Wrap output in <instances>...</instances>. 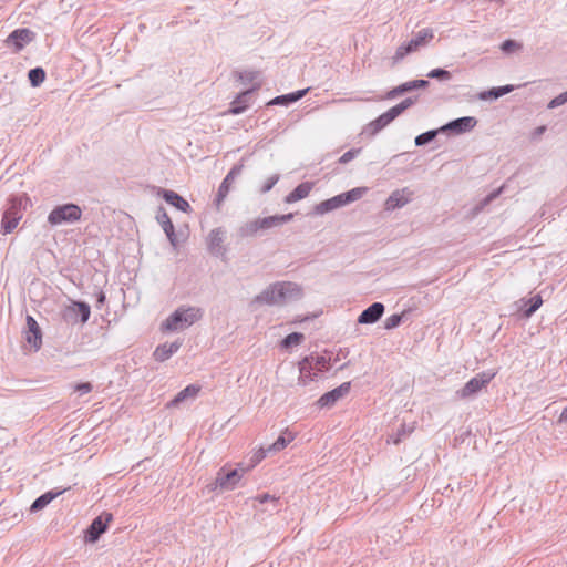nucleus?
Returning <instances> with one entry per match:
<instances>
[{"mask_svg": "<svg viewBox=\"0 0 567 567\" xmlns=\"http://www.w3.org/2000/svg\"><path fill=\"white\" fill-rule=\"evenodd\" d=\"M558 423H567V405L563 409L558 417Z\"/></svg>", "mask_w": 567, "mask_h": 567, "instance_id": "603ef678", "label": "nucleus"}, {"mask_svg": "<svg viewBox=\"0 0 567 567\" xmlns=\"http://www.w3.org/2000/svg\"><path fill=\"white\" fill-rule=\"evenodd\" d=\"M293 439L295 435L291 432L285 431L277 437V440L272 444H270L267 447V451L279 452L284 450L291 441H293Z\"/></svg>", "mask_w": 567, "mask_h": 567, "instance_id": "473e14b6", "label": "nucleus"}, {"mask_svg": "<svg viewBox=\"0 0 567 567\" xmlns=\"http://www.w3.org/2000/svg\"><path fill=\"white\" fill-rule=\"evenodd\" d=\"M305 340V334L301 332H291L287 334L281 341L280 347L285 350H289L293 347L301 344Z\"/></svg>", "mask_w": 567, "mask_h": 567, "instance_id": "72a5a7b5", "label": "nucleus"}, {"mask_svg": "<svg viewBox=\"0 0 567 567\" xmlns=\"http://www.w3.org/2000/svg\"><path fill=\"white\" fill-rule=\"evenodd\" d=\"M93 390V385L91 382H79L74 385V391L80 395H84L90 393Z\"/></svg>", "mask_w": 567, "mask_h": 567, "instance_id": "49530a36", "label": "nucleus"}, {"mask_svg": "<svg viewBox=\"0 0 567 567\" xmlns=\"http://www.w3.org/2000/svg\"><path fill=\"white\" fill-rule=\"evenodd\" d=\"M404 316H405V312L393 313V315L389 316L384 321V329L392 330V329L398 328L403 322Z\"/></svg>", "mask_w": 567, "mask_h": 567, "instance_id": "58836bf2", "label": "nucleus"}, {"mask_svg": "<svg viewBox=\"0 0 567 567\" xmlns=\"http://www.w3.org/2000/svg\"><path fill=\"white\" fill-rule=\"evenodd\" d=\"M259 89V85H252L251 87L237 94L235 100L230 103L228 112L234 115L244 113L250 106L255 92Z\"/></svg>", "mask_w": 567, "mask_h": 567, "instance_id": "a211bd4d", "label": "nucleus"}, {"mask_svg": "<svg viewBox=\"0 0 567 567\" xmlns=\"http://www.w3.org/2000/svg\"><path fill=\"white\" fill-rule=\"evenodd\" d=\"M495 371H483L471 378L460 390L455 392V396L461 400L475 398L483 389H485L495 378Z\"/></svg>", "mask_w": 567, "mask_h": 567, "instance_id": "0eeeda50", "label": "nucleus"}, {"mask_svg": "<svg viewBox=\"0 0 567 567\" xmlns=\"http://www.w3.org/2000/svg\"><path fill=\"white\" fill-rule=\"evenodd\" d=\"M367 192L365 187H354L350 190L343 192L331 198L320 202L313 207L315 215H324L334 209L347 206L358 199H360Z\"/></svg>", "mask_w": 567, "mask_h": 567, "instance_id": "423d86ee", "label": "nucleus"}, {"mask_svg": "<svg viewBox=\"0 0 567 567\" xmlns=\"http://www.w3.org/2000/svg\"><path fill=\"white\" fill-rule=\"evenodd\" d=\"M522 306L519 307V313L523 318H530L543 305V298L540 295H535L529 299H520Z\"/></svg>", "mask_w": 567, "mask_h": 567, "instance_id": "c85d7f7f", "label": "nucleus"}, {"mask_svg": "<svg viewBox=\"0 0 567 567\" xmlns=\"http://www.w3.org/2000/svg\"><path fill=\"white\" fill-rule=\"evenodd\" d=\"M427 78L435 79L439 81H450L452 79V73L443 68L432 69L427 74Z\"/></svg>", "mask_w": 567, "mask_h": 567, "instance_id": "4c0bfd02", "label": "nucleus"}, {"mask_svg": "<svg viewBox=\"0 0 567 567\" xmlns=\"http://www.w3.org/2000/svg\"><path fill=\"white\" fill-rule=\"evenodd\" d=\"M255 501H256V502H258L259 504L271 503V504H272L274 509H277V507H278V503H279V498H277L275 495H271V494H269V493H261V494H258V495L255 497Z\"/></svg>", "mask_w": 567, "mask_h": 567, "instance_id": "a19ab883", "label": "nucleus"}, {"mask_svg": "<svg viewBox=\"0 0 567 567\" xmlns=\"http://www.w3.org/2000/svg\"><path fill=\"white\" fill-rule=\"evenodd\" d=\"M157 195L163 198L168 205L175 207L176 209L183 212V213H190L192 207L189 203L182 197L178 193L166 189V188H158Z\"/></svg>", "mask_w": 567, "mask_h": 567, "instance_id": "aec40b11", "label": "nucleus"}, {"mask_svg": "<svg viewBox=\"0 0 567 567\" xmlns=\"http://www.w3.org/2000/svg\"><path fill=\"white\" fill-rule=\"evenodd\" d=\"M267 453V449L265 450L262 447L256 451L249 458L250 467L257 466L266 457Z\"/></svg>", "mask_w": 567, "mask_h": 567, "instance_id": "c03bdc74", "label": "nucleus"}, {"mask_svg": "<svg viewBox=\"0 0 567 567\" xmlns=\"http://www.w3.org/2000/svg\"><path fill=\"white\" fill-rule=\"evenodd\" d=\"M302 298V288L291 281H277L270 284L259 295H257L251 303L267 306H282L291 301Z\"/></svg>", "mask_w": 567, "mask_h": 567, "instance_id": "f257e3e1", "label": "nucleus"}, {"mask_svg": "<svg viewBox=\"0 0 567 567\" xmlns=\"http://www.w3.org/2000/svg\"><path fill=\"white\" fill-rule=\"evenodd\" d=\"M419 96H408L393 107L395 109V112H398L399 115H401L403 112H405L408 109H410L412 105H414L417 102Z\"/></svg>", "mask_w": 567, "mask_h": 567, "instance_id": "ea45409f", "label": "nucleus"}, {"mask_svg": "<svg viewBox=\"0 0 567 567\" xmlns=\"http://www.w3.org/2000/svg\"><path fill=\"white\" fill-rule=\"evenodd\" d=\"M351 389V382H343L339 386L323 393L317 401L320 409H331L339 400L344 398Z\"/></svg>", "mask_w": 567, "mask_h": 567, "instance_id": "dca6fc26", "label": "nucleus"}, {"mask_svg": "<svg viewBox=\"0 0 567 567\" xmlns=\"http://www.w3.org/2000/svg\"><path fill=\"white\" fill-rule=\"evenodd\" d=\"M91 316V307L82 300H73L62 312V320L68 324L86 323Z\"/></svg>", "mask_w": 567, "mask_h": 567, "instance_id": "9b49d317", "label": "nucleus"}, {"mask_svg": "<svg viewBox=\"0 0 567 567\" xmlns=\"http://www.w3.org/2000/svg\"><path fill=\"white\" fill-rule=\"evenodd\" d=\"M413 83L415 85V91L416 90H423V89H426V87L430 86V81L429 80H424V79L413 80Z\"/></svg>", "mask_w": 567, "mask_h": 567, "instance_id": "3c124183", "label": "nucleus"}, {"mask_svg": "<svg viewBox=\"0 0 567 567\" xmlns=\"http://www.w3.org/2000/svg\"><path fill=\"white\" fill-rule=\"evenodd\" d=\"M476 124L477 120L474 116H462L440 126V131L447 135H461L471 132Z\"/></svg>", "mask_w": 567, "mask_h": 567, "instance_id": "ddd939ff", "label": "nucleus"}, {"mask_svg": "<svg viewBox=\"0 0 567 567\" xmlns=\"http://www.w3.org/2000/svg\"><path fill=\"white\" fill-rule=\"evenodd\" d=\"M243 168H244L243 164L234 165L230 168V171L227 173V175L224 177V179L221 181V183L218 187L217 194H216V198H215V205L217 208L220 207L221 203L225 200V198L229 194L234 181L241 174Z\"/></svg>", "mask_w": 567, "mask_h": 567, "instance_id": "f3484780", "label": "nucleus"}, {"mask_svg": "<svg viewBox=\"0 0 567 567\" xmlns=\"http://www.w3.org/2000/svg\"><path fill=\"white\" fill-rule=\"evenodd\" d=\"M29 198L25 195L10 196L4 208L1 220V233L11 234L19 221L22 219L23 212L27 209Z\"/></svg>", "mask_w": 567, "mask_h": 567, "instance_id": "39448f33", "label": "nucleus"}, {"mask_svg": "<svg viewBox=\"0 0 567 567\" xmlns=\"http://www.w3.org/2000/svg\"><path fill=\"white\" fill-rule=\"evenodd\" d=\"M69 488H54L50 489L40 496H38L30 506L31 513H37L44 507H47L53 499H55L58 496L62 495L64 492H66Z\"/></svg>", "mask_w": 567, "mask_h": 567, "instance_id": "b1692460", "label": "nucleus"}, {"mask_svg": "<svg viewBox=\"0 0 567 567\" xmlns=\"http://www.w3.org/2000/svg\"><path fill=\"white\" fill-rule=\"evenodd\" d=\"M545 131H546V126L542 125V126H538L535 128L534 134L539 136V135L544 134Z\"/></svg>", "mask_w": 567, "mask_h": 567, "instance_id": "5fc2aeb1", "label": "nucleus"}, {"mask_svg": "<svg viewBox=\"0 0 567 567\" xmlns=\"http://www.w3.org/2000/svg\"><path fill=\"white\" fill-rule=\"evenodd\" d=\"M113 520V515L103 512L96 516L84 530V540L87 544H95L101 536L107 530L109 524Z\"/></svg>", "mask_w": 567, "mask_h": 567, "instance_id": "f8f14e48", "label": "nucleus"}, {"mask_svg": "<svg viewBox=\"0 0 567 567\" xmlns=\"http://www.w3.org/2000/svg\"><path fill=\"white\" fill-rule=\"evenodd\" d=\"M280 178V175L279 174H274L271 176H269L266 182L262 184L261 188H260V193L261 194H266L268 192H270L274 186L278 183Z\"/></svg>", "mask_w": 567, "mask_h": 567, "instance_id": "37998d69", "label": "nucleus"}, {"mask_svg": "<svg viewBox=\"0 0 567 567\" xmlns=\"http://www.w3.org/2000/svg\"><path fill=\"white\" fill-rule=\"evenodd\" d=\"M293 217V213L258 217L254 220L240 225L236 230L235 236L238 238V240L257 237L268 229L279 227L284 224L291 221Z\"/></svg>", "mask_w": 567, "mask_h": 567, "instance_id": "f03ea898", "label": "nucleus"}, {"mask_svg": "<svg viewBox=\"0 0 567 567\" xmlns=\"http://www.w3.org/2000/svg\"><path fill=\"white\" fill-rule=\"evenodd\" d=\"M254 467H250V463L248 462L247 464L244 463V462H240L236 465V467L234 470L238 471V473L241 474V477L248 473L250 470H252Z\"/></svg>", "mask_w": 567, "mask_h": 567, "instance_id": "8fccbe9b", "label": "nucleus"}, {"mask_svg": "<svg viewBox=\"0 0 567 567\" xmlns=\"http://www.w3.org/2000/svg\"><path fill=\"white\" fill-rule=\"evenodd\" d=\"M411 193L406 189L394 190L385 200V210H395L402 208L410 202Z\"/></svg>", "mask_w": 567, "mask_h": 567, "instance_id": "a878e982", "label": "nucleus"}, {"mask_svg": "<svg viewBox=\"0 0 567 567\" xmlns=\"http://www.w3.org/2000/svg\"><path fill=\"white\" fill-rule=\"evenodd\" d=\"M182 340H175L171 343H162L158 344L153 353L154 359L157 362H164L168 360L173 354H175L179 348L182 347Z\"/></svg>", "mask_w": 567, "mask_h": 567, "instance_id": "393cba45", "label": "nucleus"}, {"mask_svg": "<svg viewBox=\"0 0 567 567\" xmlns=\"http://www.w3.org/2000/svg\"><path fill=\"white\" fill-rule=\"evenodd\" d=\"M202 316L203 312L199 308L178 307L162 322L161 330L164 332L184 330L198 321Z\"/></svg>", "mask_w": 567, "mask_h": 567, "instance_id": "20e7f679", "label": "nucleus"}, {"mask_svg": "<svg viewBox=\"0 0 567 567\" xmlns=\"http://www.w3.org/2000/svg\"><path fill=\"white\" fill-rule=\"evenodd\" d=\"M35 38V33L28 28L14 29L6 39V44L14 51H21L25 45L31 43Z\"/></svg>", "mask_w": 567, "mask_h": 567, "instance_id": "4468645a", "label": "nucleus"}, {"mask_svg": "<svg viewBox=\"0 0 567 567\" xmlns=\"http://www.w3.org/2000/svg\"><path fill=\"white\" fill-rule=\"evenodd\" d=\"M312 187V182L300 183L285 197V202L291 204L306 198L309 195Z\"/></svg>", "mask_w": 567, "mask_h": 567, "instance_id": "c756f323", "label": "nucleus"}, {"mask_svg": "<svg viewBox=\"0 0 567 567\" xmlns=\"http://www.w3.org/2000/svg\"><path fill=\"white\" fill-rule=\"evenodd\" d=\"M434 37L431 29H422L411 40L403 42L393 55V63L396 64L405 56L416 52L420 48L426 45Z\"/></svg>", "mask_w": 567, "mask_h": 567, "instance_id": "1a4fd4ad", "label": "nucleus"}, {"mask_svg": "<svg viewBox=\"0 0 567 567\" xmlns=\"http://www.w3.org/2000/svg\"><path fill=\"white\" fill-rule=\"evenodd\" d=\"M256 78H257V73L252 72V71H244V72L239 73V80L244 84L251 83L252 81L256 80Z\"/></svg>", "mask_w": 567, "mask_h": 567, "instance_id": "09e8293b", "label": "nucleus"}, {"mask_svg": "<svg viewBox=\"0 0 567 567\" xmlns=\"http://www.w3.org/2000/svg\"><path fill=\"white\" fill-rule=\"evenodd\" d=\"M412 427L406 429L405 424H402L398 430L395 437L393 439V443L399 444L408 434L412 432Z\"/></svg>", "mask_w": 567, "mask_h": 567, "instance_id": "de8ad7c7", "label": "nucleus"}, {"mask_svg": "<svg viewBox=\"0 0 567 567\" xmlns=\"http://www.w3.org/2000/svg\"><path fill=\"white\" fill-rule=\"evenodd\" d=\"M199 386L196 384H188L179 391L167 404L169 408L178 406L181 403L189 398H195L199 392Z\"/></svg>", "mask_w": 567, "mask_h": 567, "instance_id": "7c9ffc66", "label": "nucleus"}, {"mask_svg": "<svg viewBox=\"0 0 567 567\" xmlns=\"http://www.w3.org/2000/svg\"><path fill=\"white\" fill-rule=\"evenodd\" d=\"M415 91L413 80L401 83L389 90L382 99L394 100L401 95Z\"/></svg>", "mask_w": 567, "mask_h": 567, "instance_id": "2f4dec72", "label": "nucleus"}, {"mask_svg": "<svg viewBox=\"0 0 567 567\" xmlns=\"http://www.w3.org/2000/svg\"><path fill=\"white\" fill-rule=\"evenodd\" d=\"M105 300H106L105 293L103 291H100L99 295L96 296L97 306L104 305Z\"/></svg>", "mask_w": 567, "mask_h": 567, "instance_id": "864d4df0", "label": "nucleus"}, {"mask_svg": "<svg viewBox=\"0 0 567 567\" xmlns=\"http://www.w3.org/2000/svg\"><path fill=\"white\" fill-rule=\"evenodd\" d=\"M308 91L309 89H301L287 94L278 95L270 100L268 102V105L289 106L296 103L297 101L301 100L307 94Z\"/></svg>", "mask_w": 567, "mask_h": 567, "instance_id": "cd10ccee", "label": "nucleus"}, {"mask_svg": "<svg viewBox=\"0 0 567 567\" xmlns=\"http://www.w3.org/2000/svg\"><path fill=\"white\" fill-rule=\"evenodd\" d=\"M225 230L221 227L213 229L208 235L207 247L209 252L218 258L225 259L227 249L223 246Z\"/></svg>", "mask_w": 567, "mask_h": 567, "instance_id": "6ab92c4d", "label": "nucleus"}, {"mask_svg": "<svg viewBox=\"0 0 567 567\" xmlns=\"http://www.w3.org/2000/svg\"><path fill=\"white\" fill-rule=\"evenodd\" d=\"M360 152H361V148H351V150L347 151L346 153H343V155L339 158L338 162L340 164H348L349 162L354 159L359 155Z\"/></svg>", "mask_w": 567, "mask_h": 567, "instance_id": "a18cd8bd", "label": "nucleus"}, {"mask_svg": "<svg viewBox=\"0 0 567 567\" xmlns=\"http://www.w3.org/2000/svg\"><path fill=\"white\" fill-rule=\"evenodd\" d=\"M240 480L241 474L238 471L225 465L218 470L215 481L208 484L207 487L212 492H229L239 485Z\"/></svg>", "mask_w": 567, "mask_h": 567, "instance_id": "9d476101", "label": "nucleus"}, {"mask_svg": "<svg viewBox=\"0 0 567 567\" xmlns=\"http://www.w3.org/2000/svg\"><path fill=\"white\" fill-rule=\"evenodd\" d=\"M567 103V90L549 101L547 109L553 110Z\"/></svg>", "mask_w": 567, "mask_h": 567, "instance_id": "79ce46f5", "label": "nucleus"}, {"mask_svg": "<svg viewBox=\"0 0 567 567\" xmlns=\"http://www.w3.org/2000/svg\"><path fill=\"white\" fill-rule=\"evenodd\" d=\"M522 48L523 44L514 39H506L499 45L501 51L506 55L513 54Z\"/></svg>", "mask_w": 567, "mask_h": 567, "instance_id": "e433bc0d", "label": "nucleus"}, {"mask_svg": "<svg viewBox=\"0 0 567 567\" xmlns=\"http://www.w3.org/2000/svg\"><path fill=\"white\" fill-rule=\"evenodd\" d=\"M330 369V358L311 353L298 362V385L306 386L309 382L319 378L322 372Z\"/></svg>", "mask_w": 567, "mask_h": 567, "instance_id": "7ed1b4c3", "label": "nucleus"}, {"mask_svg": "<svg viewBox=\"0 0 567 567\" xmlns=\"http://www.w3.org/2000/svg\"><path fill=\"white\" fill-rule=\"evenodd\" d=\"M45 76H47L45 71L41 66H35L33 69H30L28 72L29 82H30L31 86H33V87L40 86L44 82Z\"/></svg>", "mask_w": 567, "mask_h": 567, "instance_id": "c9c22d12", "label": "nucleus"}, {"mask_svg": "<svg viewBox=\"0 0 567 567\" xmlns=\"http://www.w3.org/2000/svg\"><path fill=\"white\" fill-rule=\"evenodd\" d=\"M24 340L34 352L42 347V330L38 321L30 315L25 318Z\"/></svg>", "mask_w": 567, "mask_h": 567, "instance_id": "2eb2a0df", "label": "nucleus"}, {"mask_svg": "<svg viewBox=\"0 0 567 567\" xmlns=\"http://www.w3.org/2000/svg\"><path fill=\"white\" fill-rule=\"evenodd\" d=\"M155 218H156L157 223L161 225V227L163 228L169 244L173 247H176L178 245V240H177L175 227H174V224H173L171 217L167 215V213L163 206L158 207Z\"/></svg>", "mask_w": 567, "mask_h": 567, "instance_id": "412c9836", "label": "nucleus"}, {"mask_svg": "<svg viewBox=\"0 0 567 567\" xmlns=\"http://www.w3.org/2000/svg\"><path fill=\"white\" fill-rule=\"evenodd\" d=\"M498 192L497 193H491L486 198H485V203L492 200L493 198H495L497 196Z\"/></svg>", "mask_w": 567, "mask_h": 567, "instance_id": "6e6d98bb", "label": "nucleus"}, {"mask_svg": "<svg viewBox=\"0 0 567 567\" xmlns=\"http://www.w3.org/2000/svg\"><path fill=\"white\" fill-rule=\"evenodd\" d=\"M384 310V305L375 301L359 315L357 322L359 324H373L382 318Z\"/></svg>", "mask_w": 567, "mask_h": 567, "instance_id": "4be33fe9", "label": "nucleus"}, {"mask_svg": "<svg viewBox=\"0 0 567 567\" xmlns=\"http://www.w3.org/2000/svg\"><path fill=\"white\" fill-rule=\"evenodd\" d=\"M82 210L79 205L66 203L55 206L48 215V223L51 226H60L64 224H73L79 221Z\"/></svg>", "mask_w": 567, "mask_h": 567, "instance_id": "6e6552de", "label": "nucleus"}, {"mask_svg": "<svg viewBox=\"0 0 567 567\" xmlns=\"http://www.w3.org/2000/svg\"><path fill=\"white\" fill-rule=\"evenodd\" d=\"M400 115L395 112V109L392 106L381 115H379L375 120L371 121L367 130L371 135H375L385 128L389 124H391L396 117Z\"/></svg>", "mask_w": 567, "mask_h": 567, "instance_id": "5701e85b", "label": "nucleus"}, {"mask_svg": "<svg viewBox=\"0 0 567 567\" xmlns=\"http://www.w3.org/2000/svg\"><path fill=\"white\" fill-rule=\"evenodd\" d=\"M515 85L506 84L502 86H493L488 90L481 91L477 94V99L481 101H494L497 100L515 90Z\"/></svg>", "mask_w": 567, "mask_h": 567, "instance_id": "bb28decb", "label": "nucleus"}, {"mask_svg": "<svg viewBox=\"0 0 567 567\" xmlns=\"http://www.w3.org/2000/svg\"><path fill=\"white\" fill-rule=\"evenodd\" d=\"M439 134H443L442 131H440V127L434 128V130H429L424 133L419 134L415 137L414 143L419 147L426 146L430 143H432Z\"/></svg>", "mask_w": 567, "mask_h": 567, "instance_id": "f704fd0d", "label": "nucleus"}]
</instances>
